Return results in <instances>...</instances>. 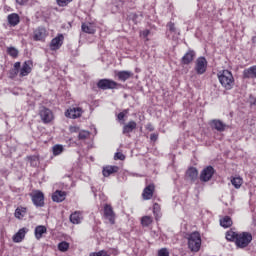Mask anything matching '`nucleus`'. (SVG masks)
Instances as JSON below:
<instances>
[{
  "label": "nucleus",
  "mask_w": 256,
  "mask_h": 256,
  "mask_svg": "<svg viewBox=\"0 0 256 256\" xmlns=\"http://www.w3.org/2000/svg\"><path fill=\"white\" fill-rule=\"evenodd\" d=\"M218 79L222 87L226 89V91H231L233 86L235 85V78L233 77V73L229 70H223L218 73Z\"/></svg>",
  "instance_id": "1"
},
{
  "label": "nucleus",
  "mask_w": 256,
  "mask_h": 256,
  "mask_svg": "<svg viewBox=\"0 0 256 256\" xmlns=\"http://www.w3.org/2000/svg\"><path fill=\"white\" fill-rule=\"evenodd\" d=\"M186 239L188 241V249H190V251L193 253L199 252L201 249V233L194 231L190 234H187Z\"/></svg>",
  "instance_id": "2"
},
{
  "label": "nucleus",
  "mask_w": 256,
  "mask_h": 256,
  "mask_svg": "<svg viewBox=\"0 0 256 256\" xmlns=\"http://www.w3.org/2000/svg\"><path fill=\"white\" fill-rule=\"evenodd\" d=\"M251 241H253V235L250 232H242L238 233L235 245L238 249H245L249 247Z\"/></svg>",
  "instance_id": "3"
},
{
  "label": "nucleus",
  "mask_w": 256,
  "mask_h": 256,
  "mask_svg": "<svg viewBox=\"0 0 256 256\" xmlns=\"http://www.w3.org/2000/svg\"><path fill=\"white\" fill-rule=\"evenodd\" d=\"M119 87H121V84L115 82L112 79H100L97 82V88L101 89L102 91H107L109 89H119Z\"/></svg>",
  "instance_id": "4"
},
{
  "label": "nucleus",
  "mask_w": 256,
  "mask_h": 256,
  "mask_svg": "<svg viewBox=\"0 0 256 256\" xmlns=\"http://www.w3.org/2000/svg\"><path fill=\"white\" fill-rule=\"evenodd\" d=\"M216 171L213 166H206L200 173V181L202 183H208V181H211L213 179V176L215 175Z\"/></svg>",
  "instance_id": "5"
},
{
  "label": "nucleus",
  "mask_w": 256,
  "mask_h": 256,
  "mask_svg": "<svg viewBox=\"0 0 256 256\" xmlns=\"http://www.w3.org/2000/svg\"><path fill=\"white\" fill-rule=\"evenodd\" d=\"M33 204L35 207H45V194L40 190H36L30 194Z\"/></svg>",
  "instance_id": "6"
},
{
  "label": "nucleus",
  "mask_w": 256,
  "mask_h": 256,
  "mask_svg": "<svg viewBox=\"0 0 256 256\" xmlns=\"http://www.w3.org/2000/svg\"><path fill=\"white\" fill-rule=\"evenodd\" d=\"M39 115L43 123H51V121H53L54 118L53 111H51V109L45 106L40 107Z\"/></svg>",
  "instance_id": "7"
},
{
  "label": "nucleus",
  "mask_w": 256,
  "mask_h": 256,
  "mask_svg": "<svg viewBox=\"0 0 256 256\" xmlns=\"http://www.w3.org/2000/svg\"><path fill=\"white\" fill-rule=\"evenodd\" d=\"M195 71L197 75H203L207 71V59L205 57L197 58Z\"/></svg>",
  "instance_id": "8"
},
{
  "label": "nucleus",
  "mask_w": 256,
  "mask_h": 256,
  "mask_svg": "<svg viewBox=\"0 0 256 256\" xmlns=\"http://www.w3.org/2000/svg\"><path fill=\"white\" fill-rule=\"evenodd\" d=\"M83 115V109L81 107L69 108L65 112V117L68 119H79Z\"/></svg>",
  "instance_id": "9"
},
{
  "label": "nucleus",
  "mask_w": 256,
  "mask_h": 256,
  "mask_svg": "<svg viewBox=\"0 0 256 256\" xmlns=\"http://www.w3.org/2000/svg\"><path fill=\"white\" fill-rule=\"evenodd\" d=\"M104 217L108 219L110 225H115V211H113L111 204L104 205Z\"/></svg>",
  "instance_id": "10"
},
{
  "label": "nucleus",
  "mask_w": 256,
  "mask_h": 256,
  "mask_svg": "<svg viewBox=\"0 0 256 256\" xmlns=\"http://www.w3.org/2000/svg\"><path fill=\"white\" fill-rule=\"evenodd\" d=\"M64 39H65V37L63 36V34H58V36L53 38L50 43L51 51H57V49H61Z\"/></svg>",
  "instance_id": "11"
},
{
  "label": "nucleus",
  "mask_w": 256,
  "mask_h": 256,
  "mask_svg": "<svg viewBox=\"0 0 256 256\" xmlns=\"http://www.w3.org/2000/svg\"><path fill=\"white\" fill-rule=\"evenodd\" d=\"M211 127L212 129H215L216 131H219V133H223L226 129H229V125L225 124L220 119H214L211 121Z\"/></svg>",
  "instance_id": "12"
},
{
  "label": "nucleus",
  "mask_w": 256,
  "mask_h": 256,
  "mask_svg": "<svg viewBox=\"0 0 256 256\" xmlns=\"http://www.w3.org/2000/svg\"><path fill=\"white\" fill-rule=\"evenodd\" d=\"M155 193V184H149L143 190L142 197L144 201H149V199H153V194Z\"/></svg>",
  "instance_id": "13"
},
{
  "label": "nucleus",
  "mask_w": 256,
  "mask_h": 256,
  "mask_svg": "<svg viewBox=\"0 0 256 256\" xmlns=\"http://www.w3.org/2000/svg\"><path fill=\"white\" fill-rule=\"evenodd\" d=\"M186 178L191 181V183H195L197 179H199V170L195 167H189L186 171Z\"/></svg>",
  "instance_id": "14"
},
{
  "label": "nucleus",
  "mask_w": 256,
  "mask_h": 256,
  "mask_svg": "<svg viewBox=\"0 0 256 256\" xmlns=\"http://www.w3.org/2000/svg\"><path fill=\"white\" fill-rule=\"evenodd\" d=\"M195 56L196 53L194 52V50H188L181 59L182 65H190V63H193Z\"/></svg>",
  "instance_id": "15"
},
{
  "label": "nucleus",
  "mask_w": 256,
  "mask_h": 256,
  "mask_svg": "<svg viewBox=\"0 0 256 256\" xmlns=\"http://www.w3.org/2000/svg\"><path fill=\"white\" fill-rule=\"evenodd\" d=\"M65 197H67V193L65 191L56 190L52 194V201L55 203H63V201H65Z\"/></svg>",
  "instance_id": "16"
},
{
  "label": "nucleus",
  "mask_w": 256,
  "mask_h": 256,
  "mask_svg": "<svg viewBox=\"0 0 256 256\" xmlns=\"http://www.w3.org/2000/svg\"><path fill=\"white\" fill-rule=\"evenodd\" d=\"M137 129V122L129 121L127 124H124L122 133L123 135H129V133H133Z\"/></svg>",
  "instance_id": "17"
},
{
  "label": "nucleus",
  "mask_w": 256,
  "mask_h": 256,
  "mask_svg": "<svg viewBox=\"0 0 256 256\" xmlns=\"http://www.w3.org/2000/svg\"><path fill=\"white\" fill-rule=\"evenodd\" d=\"M47 36V30L43 27H38L34 30V41H43V38Z\"/></svg>",
  "instance_id": "18"
},
{
  "label": "nucleus",
  "mask_w": 256,
  "mask_h": 256,
  "mask_svg": "<svg viewBox=\"0 0 256 256\" xmlns=\"http://www.w3.org/2000/svg\"><path fill=\"white\" fill-rule=\"evenodd\" d=\"M25 235H27V228L20 229L14 236L12 240L14 243H21L25 239Z\"/></svg>",
  "instance_id": "19"
},
{
  "label": "nucleus",
  "mask_w": 256,
  "mask_h": 256,
  "mask_svg": "<svg viewBox=\"0 0 256 256\" xmlns=\"http://www.w3.org/2000/svg\"><path fill=\"white\" fill-rule=\"evenodd\" d=\"M8 19V23L10 25V27H17V25H19L21 18L19 17V14L17 13H12L10 15H8L7 17Z\"/></svg>",
  "instance_id": "20"
},
{
  "label": "nucleus",
  "mask_w": 256,
  "mask_h": 256,
  "mask_svg": "<svg viewBox=\"0 0 256 256\" xmlns=\"http://www.w3.org/2000/svg\"><path fill=\"white\" fill-rule=\"evenodd\" d=\"M244 79H256V65L247 68L243 71Z\"/></svg>",
  "instance_id": "21"
},
{
  "label": "nucleus",
  "mask_w": 256,
  "mask_h": 256,
  "mask_svg": "<svg viewBox=\"0 0 256 256\" xmlns=\"http://www.w3.org/2000/svg\"><path fill=\"white\" fill-rule=\"evenodd\" d=\"M118 171V166H105L102 170V175L104 177H110V175H113V173H117Z\"/></svg>",
  "instance_id": "22"
},
{
  "label": "nucleus",
  "mask_w": 256,
  "mask_h": 256,
  "mask_svg": "<svg viewBox=\"0 0 256 256\" xmlns=\"http://www.w3.org/2000/svg\"><path fill=\"white\" fill-rule=\"evenodd\" d=\"M34 233H35V238L39 241V239H42L43 235L47 233V227H45L44 225L36 226Z\"/></svg>",
  "instance_id": "23"
},
{
  "label": "nucleus",
  "mask_w": 256,
  "mask_h": 256,
  "mask_svg": "<svg viewBox=\"0 0 256 256\" xmlns=\"http://www.w3.org/2000/svg\"><path fill=\"white\" fill-rule=\"evenodd\" d=\"M117 77H118L119 81L125 82L128 79H131V77H133V72L127 71V70L119 71L117 73Z\"/></svg>",
  "instance_id": "24"
},
{
  "label": "nucleus",
  "mask_w": 256,
  "mask_h": 256,
  "mask_svg": "<svg viewBox=\"0 0 256 256\" xmlns=\"http://www.w3.org/2000/svg\"><path fill=\"white\" fill-rule=\"evenodd\" d=\"M220 225L221 227H224V229H229V227L233 225V220L229 216H224L222 219H220Z\"/></svg>",
  "instance_id": "25"
},
{
  "label": "nucleus",
  "mask_w": 256,
  "mask_h": 256,
  "mask_svg": "<svg viewBox=\"0 0 256 256\" xmlns=\"http://www.w3.org/2000/svg\"><path fill=\"white\" fill-rule=\"evenodd\" d=\"M81 30L83 33H88V35H94L95 28L91 24L82 23Z\"/></svg>",
  "instance_id": "26"
},
{
  "label": "nucleus",
  "mask_w": 256,
  "mask_h": 256,
  "mask_svg": "<svg viewBox=\"0 0 256 256\" xmlns=\"http://www.w3.org/2000/svg\"><path fill=\"white\" fill-rule=\"evenodd\" d=\"M31 73V67L29 66V62H24L22 68L20 69V77H27Z\"/></svg>",
  "instance_id": "27"
},
{
  "label": "nucleus",
  "mask_w": 256,
  "mask_h": 256,
  "mask_svg": "<svg viewBox=\"0 0 256 256\" xmlns=\"http://www.w3.org/2000/svg\"><path fill=\"white\" fill-rule=\"evenodd\" d=\"M238 235H239V233H237L233 230H229L226 232V239H227V241L236 243Z\"/></svg>",
  "instance_id": "28"
},
{
  "label": "nucleus",
  "mask_w": 256,
  "mask_h": 256,
  "mask_svg": "<svg viewBox=\"0 0 256 256\" xmlns=\"http://www.w3.org/2000/svg\"><path fill=\"white\" fill-rule=\"evenodd\" d=\"M25 213H27V208L25 207H18L16 210H15V217L16 219H23L25 217Z\"/></svg>",
  "instance_id": "29"
},
{
  "label": "nucleus",
  "mask_w": 256,
  "mask_h": 256,
  "mask_svg": "<svg viewBox=\"0 0 256 256\" xmlns=\"http://www.w3.org/2000/svg\"><path fill=\"white\" fill-rule=\"evenodd\" d=\"M70 221L73 225H79L81 223V214L79 212H74L70 215Z\"/></svg>",
  "instance_id": "30"
},
{
  "label": "nucleus",
  "mask_w": 256,
  "mask_h": 256,
  "mask_svg": "<svg viewBox=\"0 0 256 256\" xmlns=\"http://www.w3.org/2000/svg\"><path fill=\"white\" fill-rule=\"evenodd\" d=\"M231 183L233 187H235V189H241V185H243V178H241L240 176L233 177L231 179Z\"/></svg>",
  "instance_id": "31"
},
{
  "label": "nucleus",
  "mask_w": 256,
  "mask_h": 256,
  "mask_svg": "<svg viewBox=\"0 0 256 256\" xmlns=\"http://www.w3.org/2000/svg\"><path fill=\"white\" fill-rule=\"evenodd\" d=\"M7 53L10 57H13V59H17V57H19V50L13 46L7 48Z\"/></svg>",
  "instance_id": "32"
},
{
  "label": "nucleus",
  "mask_w": 256,
  "mask_h": 256,
  "mask_svg": "<svg viewBox=\"0 0 256 256\" xmlns=\"http://www.w3.org/2000/svg\"><path fill=\"white\" fill-rule=\"evenodd\" d=\"M153 223V218L151 216H143L141 219V224L143 227H149Z\"/></svg>",
  "instance_id": "33"
},
{
  "label": "nucleus",
  "mask_w": 256,
  "mask_h": 256,
  "mask_svg": "<svg viewBox=\"0 0 256 256\" xmlns=\"http://www.w3.org/2000/svg\"><path fill=\"white\" fill-rule=\"evenodd\" d=\"M58 249L62 252L65 253L66 251H69V242L67 241H62L58 244Z\"/></svg>",
  "instance_id": "34"
},
{
  "label": "nucleus",
  "mask_w": 256,
  "mask_h": 256,
  "mask_svg": "<svg viewBox=\"0 0 256 256\" xmlns=\"http://www.w3.org/2000/svg\"><path fill=\"white\" fill-rule=\"evenodd\" d=\"M89 135H91L89 131H80L78 134V139L79 141H85V139H87Z\"/></svg>",
  "instance_id": "35"
},
{
  "label": "nucleus",
  "mask_w": 256,
  "mask_h": 256,
  "mask_svg": "<svg viewBox=\"0 0 256 256\" xmlns=\"http://www.w3.org/2000/svg\"><path fill=\"white\" fill-rule=\"evenodd\" d=\"M63 153V146L62 145H54L53 146V155H61Z\"/></svg>",
  "instance_id": "36"
},
{
  "label": "nucleus",
  "mask_w": 256,
  "mask_h": 256,
  "mask_svg": "<svg viewBox=\"0 0 256 256\" xmlns=\"http://www.w3.org/2000/svg\"><path fill=\"white\" fill-rule=\"evenodd\" d=\"M161 211V206L158 203H154L153 205V213L156 217H159V213Z\"/></svg>",
  "instance_id": "37"
},
{
  "label": "nucleus",
  "mask_w": 256,
  "mask_h": 256,
  "mask_svg": "<svg viewBox=\"0 0 256 256\" xmlns=\"http://www.w3.org/2000/svg\"><path fill=\"white\" fill-rule=\"evenodd\" d=\"M127 113H129V110H128V109H125V110H123L122 112H120V113L117 115L118 121H123V120L125 119V115H127Z\"/></svg>",
  "instance_id": "38"
},
{
  "label": "nucleus",
  "mask_w": 256,
  "mask_h": 256,
  "mask_svg": "<svg viewBox=\"0 0 256 256\" xmlns=\"http://www.w3.org/2000/svg\"><path fill=\"white\" fill-rule=\"evenodd\" d=\"M89 256H109V254L107 253V251L101 250L99 252H92Z\"/></svg>",
  "instance_id": "39"
},
{
  "label": "nucleus",
  "mask_w": 256,
  "mask_h": 256,
  "mask_svg": "<svg viewBox=\"0 0 256 256\" xmlns=\"http://www.w3.org/2000/svg\"><path fill=\"white\" fill-rule=\"evenodd\" d=\"M114 159H115V161H117V160L125 161V156L121 152H116L115 155H114Z\"/></svg>",
  "instance_id": "40"
},
{
  "label": "nucleus",
  "mask_w": 256,
  "mask_h": 256,
  "mask_svg": "<svg viewBox=\"0 0 256 256\" xmlns=\"http://www.w3.org/2000/svg\"><path fill=\"white\" fill-rule=\"evenodd\" d=\"M73 0H57V4L59 7H66V5H69Z\"/></svg>",
  "instance_id": "41"
},
{
  "label": "nucleus",
  "mask_w": 256,
  "mask_h": 256,
  "mask_svg": "<svg viewBox=\"0 0 256 256\" xmlns=\"http://www.w3.org/2000/svg\"><path fill=\"white\" fill-rule=\"evenodd\" d=\"M158 256H169V250L167 248H161L158 250Z\"/></svg>",
  "instance_id": "42"
},
{
  "label": "nucleus",
  "mask_w": 256,
  "mask_h": 256,
  "mask_svg": "<svg viewBox=\"0 0 256 256\" xmlns=\"http://www.w3.org/2000/svg\"><path fill=\"white\" fill-rule=\"evenodd\" d=\"M167 27H168L170 33H175V31H177V29L175 28V23H173V22H169L167 24Z\"/></svg>",
  "instance_id": "43"
},
{
  "label": "nucleus",
  "mask_w": 256,
  "mask_h": 256,
  "mask_svg": "<svg viewBox=\"0 0 256 256\" xmlns=\"http://www.w3.org/2000/svg\"><path fill=\"white\" fill-rule=\"evenodd\" d=\"M138 17H139V15H137V13H131V14L129 15V18L132 19V21H133L134 23H137Z\"/></svg>",
  "instance_id": "44"
},
{
  "label": "nucleus",
  "mask_w": 256,
  "mask_h": 256,
  "mask_svg": "<svg viewBox=\"0 0 256 256\" xmlns=\"http://www.w3.org/2000/svg\"><path fill=\"white\" fill-rule=\"evenodd\" d=\"M150 33H151V31H149L148 29H146V30L140 32V35H141V37L146 38V37H149V34H150Z\"/></svg>",
  "instance_id": "45"
},
{
  "label": "nucleus",
  "mask_w": 256,
  "mask_h": 256,
  "mask_svg": "<svg viewBox=\"0 0 256 256\" xmlns=\"http://www.w3.org/2000/svg\"><path fill=\"white\" fill-rule=\"evenodd\" d=\"M70 133H79V127L70 126Z\"/></svg>",
  "instance_id": "46"
},
{
  "label": "nucleus",
  "mask_w": 256,
  "mask_h": 256,
  "mask_svg": "<svg viewBox=\"0 0 256 256\" xmlns=\"http://www.w3.org/2000/svg\"><path fill=\"white\" fill-rule=\"evenodd\" d=\"M150 139L151 141H157V139H159V134L152 133Z\"/></svg>",
  "instance_id": "47"
},
{
  "label": "nucleus",
  "mask_w": 256,
  "mask_h": 256,
  "mask_svg": "<svg viewBox=\"0 0 256 256\" xmlns=\"http://www.w3.org/2000/svg\"><path fill=\"white\" fill-rule=\"evenodd\" d=\"M146 129H147L148 131H155V127H153L151 123H149V124L146 125Z\"/></svg>",
  "instance_id": "48"
},
{
  "label": "nucleus",
  "mask_w": 256,
  "mask_h": 256,
  "mask_svg": "<svg viewBox=\"0 0 256 256\" xmlns=\"http://www.w3.org/2000/svg\"><path fill=\"white\" fill-rule=\"evenodd\" d=\"M14 68H15L16 71H19V69L21 68V62H16L14 64Z\"/></svg>",
  "instance_id": "49"
},
{
  "label": "nucleus",
  "mask_w": 256,
  "mask_h": 256,
  "mask_svg": "<svg viewBox=\"0 0 256 256\" xmlns=\"http://www.w3.org/2000/svg\"><path fill=\"white\" fill-rule=\"evenodd\" d=\"M27 1L28 0H16V3H18V5H25Z\"/></svg>",
  "instance_id": "50"
}]
</instances>
